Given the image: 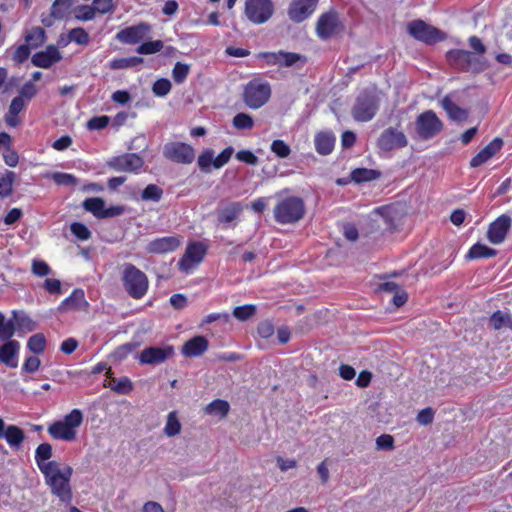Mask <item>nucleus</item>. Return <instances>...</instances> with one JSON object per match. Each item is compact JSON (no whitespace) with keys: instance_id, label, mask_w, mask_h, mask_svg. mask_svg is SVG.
Segmentation results:
<instances>
[{"instance_id":"nucleus-1","label":"nucleus","mask_w":512,"mask_h":512,"mask_svg":"<svg viewBox=\"0 0 512 512\" xmlns=\"http://www.w3.org/2000/svg\"><path fill=\"white\" fill-rule=\"evenodd\" d=\"M84 416L80 409H73L62 420L53 422L48 433L53 439L71 442L76 439L77 429L81 426Z\"/></svg>"},{"instance_id":"nucleus-2","label":"nucleus","mask_w":512,"mask_h":512,"mask_svg":"<svg viewBox=\"0 0 512 512\" xmlns=\"http://www.w3.org/2000/svg\"><path fill=\"white\" fill-rule=\"evenodd\" d=\"M43 475L54 495L59 497L62 502L71 501L72 493L69 482L72 475V468L70 466L61 468L59 464L51 470L43 472Z\"/></svg>"},{"instance_id":"nucleus-3","label":"nucleus","mask_w":512,"mask_h":512,"mask_svg":"<svg viewBox=\"0 0 512 512\" xmlns=\"http://www.w3.org/2000/svg\"><path fill=\"white\" fill-rule=\"evenodd\" d=\"M122 283L125 291L134 299L143 298L149 286L146 274L131 263L123 265Z\"/></svg>"},{"instance_id":"nucleus-4","label":"nucleus","mask_w":512,"mask_h":512,"mask_svg":"<svg viewBox=\"0 0 512 512\" xmlns=\"http://www.w3.org/2000/svg\"><path fill=\"white\" fill-rule=\"evenodd\" d=\"M305 212L304 202L299 197H288L274 208V217L278 223L291 224L299 221Z\"/></svg>"},{"instance_id":"nucleus-5","label":"nucleus","mask_w":512,"mask_h":512,"mask_svg":"<svg viewBox=\"0 0 512 512\" xmlns=\"http://www.w3.org/2000/svg\"><path fill=\"white\" fill-rule=\"evenodd\" d=\"M444 124L433 110H426L415 120V132L419 139L427 141L443 130Z\"/></svg>"},{"instance_id":"nucleus-6","label":"nucleus","mask_w":512,"mask_h":512,"mask_svg":"<svg viewBox=\"0 0 512 512\" xmlns=\"http://www.w3.org/2000/svg\"><path fill=\"white\" fill-rule=\"evenodd\" d=\"M379 109V98L375 93L363 91L356 98L352 116L356 121H370Z\"/></svg>"},{"instance_id":"nucleus-7","label":"nucleus","mask_w":512,"mask_h":512,"mask_svg":"<svg viewBox=\"0 0 512 512\" xmlns=\"http://www.w3.org/2000/svg\"><path fill=\"white\" fill-rule=\"evenodd\" d=\"M271 96V87L268 83L259 80L250 81L244 88V103L251 109H258L268 102Z\"/></svg>"},{"instance_id":"nucleus-8","label":"nucleus","mask_w":512,"mask_h":512,"mask_svg":"<svg viewBox=\"0 0 512 512\" xmlns=\"http://www.w3.org/2000/svg\"><path fill=\"white\" fill-rule=\"evenodd\" d=\"M407 30L414 39L430 45L437 43L444 38L440 30L422 20H413L409 22Z\"/></svg>"},{"instance_id":"nucleus-9","label":"nucleus","mask_w":512,"mask_h":512,"mask_svg":"<svg viewBox=\"0 0 512 512\" xmlns=\"http://www.w3.org/2000/svg\"><path fill=\"white\" fill-rule=\"evenodd\" d=\"M271 0H246L245 15L254 24L267 22L273 15Z\"/></svg>"},{"instance_id":"nucleus-10","label":"nucleus","mask_w":512,"mask_h":512,"mask_svg":"<svg viewBox=\"0 0 512 512\" xmlns=\"http://www.w3.org/2000/svg\"><path fill=\"white\" fill-rule=\"evenodd\" d=\"M163 156L172 162L191 164L195 159V150L184 142H168L163 147Z\"/></svg>"},{"instance_id":"nucleus-11","label":"nucleus","mask_w":512,"mask_h":512,"mask_svg":"<svg viewBox=\"0 0 512 512\" xmlns=\"http://www.w3.org/2000/svg\"><path fill=\"white\" fill-rule=\"evenodd\" d=\"M175 355L172 345L150 346L144 348L138 356L141 364L159 365Z\"/></svg>"},{"instance_id":"nucleus-12","label":"nucleus","mask_w":512,"mask_h":512,"mask_svg":"<svg viewBox=\"0 0 512 512\" xmlns=\"http://www.w3.org/2000/svg\"><path fill=\"white\" fill-rule=\"evenodd\" d=\"M408 140L406 135L394 127L385 129L377 140V146L382 151H392L406 147Z\"/></svg>"},{"instance_id":"nucleus-13","label":"nucleus","mask_w":512,"mask_h":512,"mask_svg":"<svg viewBox=\"0 0 512 512\" xmlns=\"http://www.w3.org/2000/svg\"><path fill=\"white\" fill-rule=\"evenodd\" d=\"M341 29L338 14L329 11L322 14L316 24V32L320 39L327 40L337 34Z\"/></svg>"},{"instance_id":"nucleus-14","label":"nucleus","mask_w":512,"mask_h":512,"mask_svg":"<svg viewBox=\"0 0 512 512\" xmlns=\"http://www.w3.org/2000/svg\"><path fill=\"white\" fill-rule=\"evenodd\" d=\"M143 163L139 155L128 153L113 157L108 161V166L115 171L135 172L143 166Z\"/></svg>"},{"instance_id":"nucleus-15","label":"nucleus","mask_w":512,"mask_h":512,"mask_svg":"<svg viewBox=\"0 0 512 512\" xmlns=\"http://www.w3.org/2000/svg\"><path fill=\"white\" fill-rule=\"evenodd\" d=\"M151 31V26L147 23H139L122 29L116 35V38L125 44H136L145 39Z\"/></svg>"},{"instance_id":"nucleus-16","label":"nucleus","mask_w":512,"mask_h":512,"mask_svg":"<svg viewBox=\"0 0 512 512\" xmlns=\"http://www.w3.org/2000/svg\"><path fill=\"white\" fill-rule=\"evenodd\" d=\"M318 0H293L288 8L291 21L300 23L307 19L315 10Z\"/></svg>"},{"instance_id":"nucleus-17","label":"nucleus","mask_w":512,"mask_h":512,"mask_svg":"<svg viewBox=\"0 0 512 512\" xmlns=\"http://www.w3.org/2000/svg\"><path fill=\"white\" fill-rule=\"evenodd\" d=\"M510 216L503 214L493 221L487 230V238L492 244L502 243L511 227Z\"/></svg>"},{"instance_id":"nucleus-18","label":"nucleus","mask_w":512,"mask_h":512,"mask_svg":"<svg viewBox=\"0 0 512 512\" xmlns=\"http://www.w3.org/2000/svg\"><path fill=\"white\" fill-rule=\"evenodd\" d=\"M62 55L55 45H48L44 51L35 53L31 62L35 67L48 69L61 61Z\"/></svg>"},{"instance_id":"nucleus-19","label":"nucleus","mask_w":512,"mask_h":512,"mask_svg":"<svg viewBox=\"0 0 512 512\" xmlns=\"http://www.w3.org/2000/svg\"><path fill=\"white\" fill-rule=\"evenodd\" d=\"M20 344L16 340H9L0 346V363L9 368L18 366V353Z\"/></svg>"},{"instance_id":"nucleus-20","label":"nucleus","mask_w":512,"mask_h":512,"mask_svg":"<svg viewBox=\"0 0 512 512\" xmlns=\"http://www.w3.org/2000/svg\"><path fill=\"white\" fill-rule=\"evenodd\" d=\"M180 245V240L175 236L157 238L147 245V251L150 253L163 254L176 250Z\"/></svg>"},{"instance_id":"nucleus-21","label":"nucleus","mask_w":512,"mask_h":512,"mask_svg":"<svg viewBox=\"0 0 512 512\" xmlns=\"http://www.w3.org/2000/svg\"><path fill=\"white\" fill-rule=\"evenodd\" d=\"M503 141L500 138L493 139L479 153H477L470 161L473 168L479 167L491 159L502 147Z\"/></svg>"},{"instance_id":"nucleus-22","label":"nucleus","mask_w":512,"mask_h":512,"mask_svg":"<svg viewBox=\"0 0 512 512\" xmlns=\"http://www.w3.org/2000/svg\"><path fill=\"white\" fill-rule=\"evenodd\" d=\"M205 253L206 248L203 244L196 242L189 245L184 257L179 262L180 269L182 271H187L190 268L188 264L189 262H193L195 264L200 263L203 260Z\"/></svg>"},{"instance_id":"nucleus-23","label":"nucleus","mask_w":512,"mask_h":512,"mask_svg":"<svg viewBox=\"0 0 512 512\" xmlns=\"http://www.w3.org/2000/svg\"><path fill=\"white\" fill-rule=\"evenodd\" d=\"M52 457V446L49 443L40 444L35 451V461L43 473L59 465L57 461H48Z\"/></svg>"},{"instance_id":"nucleus-24","label":"nucleus","mask_w":512,"mask_h":512,"mask_svg":"<svg viewBox=\"0 0 512 512\" xmlns=\"http://www.w3.org/2000/svg\"><path fill=\"white\" fill-rule=\"evenodd\" d=\"M208 346L209 342L204 336H195L184 343L181 352L186 357H198L208 349Z\"/></svg>"},{"instance_id":"nucleus-25","label":"nucleus","mask_w":512,"mask_h":512,"mask_svg":"<svg viewBox=\"0 0 512 512\" xmlns=\"http://www.w3.org/2000/svg\"><path fill=\"white\" fill-rule=\"evenodd\" d=\"M89 304L82 289H75L59 306L60 311L86 310Z\"/></svg>"},{"instance_id":"nucleus-26","label":"nucleus","mask_w":512,"mask_h":512,"mask_svg":"<svg viewBox=\"0 0 512 512\" xmlns=\"http://www.w3.org/2000/svg\"><path fill=\"white\" fill-rule=\"evenodd\" d=\"M111 368L108 369L106 375L108 377L104 382V387H108L117 394L127 395L133 390V383L128 377H121L119 379L111 376Z\"/></svg>"},{"instance_id":"nucleus-27","label":"nucleus","mask_w":512,"mask_h":512,"mask_svg":"<svg viewBox=\"0 0 512 512\" xmlns=\"http://www.w3.org/2000/svg\"><path fill=\"white\" fill-rule=\"evenodd\" d=\"M243 207L239 202H231L227 204L223 208H219L217 210V219L219 223L229 224L235 221L240 213L242 212Z\"/></svg>"},{"instance_id":"nucleus-28","label":"nucleus","mask_w":512,"mask_h":512,"mask_svg":"<svg viewBox=\"0 0 512 512\" xmlns=\"http://www.w3.org/2000/svg\"><path fill=\"white\" fill-rule=\"evenodd\" d=\"M470 52L461 49L450 50L446 54L448 63L455 69L466 72Z\"/></svg>"},{"instance_id":"nucleus-29","label":"nucleus","mask_w":512,"mask_h":512,"mask_svg":"<svg viewBox=\"0 0 512 512\" xmlns=\"http://www.w3.org/2000/svg\"><path fill=\"white\" fill-rule=\"evenodd\" d=\"M314 144L320 155H328L333 151L335 137L331 132H320L315 136Z\"/></svg>"},{"instance_id":"nucleus-30","label":"nucleus","mask_w":512,"mask_h":512,"mask_svg":"<svg viewBox=\"0 0 512 512\" xmlns=\"http://www.w3.org/2000/svg\"><path fill=\"white\" fill-rule=\"evenodd\" d=\"M441 106L453 121H464L468 117V112L455 104L449 96L442 99Z\"/></svg>"},{"instance_id":"nucleus-31","label":"nucleus","mask_w":512,"mask_h":512,"mask_svg":"<svg viewBox=\"0 0 512 512\" xmlns=\"http://www.w3.org/2000/svg\"><path fill=\"white\" fill-rule=\"evenodd\" d=\"M4 439L11 448L19 450L23 441L25 440V433L18 426L9 425L6 428Z\"/></svg>"},{"instance_id":"nucleus-32","label":"nucleus","mask_w":512,"mask_h":512,"mask_svg":"<svg viewBox=\"0 0 512 512\" xmlns=\"http://www.w3.org/2000/svg\"><path fill=\"white\" fill-rule=\"evenodd\" d=\"M489 67V62L483 55L470 52V57L467 62L466 72L474 74L481 73Z\"/></svg>"},{"instance_id":"nucleus-33","label":"nucleus","mask_w":512,"mask_h":512,"mask_svg":"<svg viewBox=\"0 0 512 512\" xmlns=\"http://www.w3.org/2000/svg\"><path fill=\"white\" fill-rule=\"evenodd\" d=\"M381 176V172L375 169L356 168L351 172V179L356 183L376 180Z\"/></svg>"},{"instance_id":"nucleus-34","label":"nucleus","mask_w":512,"mask_h":512,"mask_svg":"<svg viewBox=\"0 0 512 512\" xmlns=\"http://www.w3.org/2000/svg\"><path fill=\"white\" fill-rule=\"evenodd\" d=\"M489 323L495 330H500L502 328H509L512 330V316L502 311L494 312L489 318Z\"/></svg>"},{"instance_id":"nucleus-35","label":"nucleus","mask_w":512,"mask_h":512,"mask_svg":"<svg viewBox=\"0 0 512 512\" xmlns=\"http://www.w3.org/2000/svg\"><path fill=\"white\" fill-rule=\"evenodd\" d=\"M230 406L227 401L216 399L209 403L204 411L208 415L218 416L224 418L229 412Z\"/></svg>"},{"instance_id":"nucleus-36","label":"nucleus","mask_w":512,"mask_h":512,"mask_svg":"<svg viewBox=\"0 0 512 512\" xmlns=\"http://www.w3.org/2000/svg\"><path fill=\"white\" fill-rule=\"evenodd\" d=\"M46 40L45 30L41 27H33L25 35L26 44L31 48L41 46Z\"/></svg>"},{"instance_id":"nucleus-37","label":"nucleus","mask_w":512,"mask_h":512,"mask_svg":"<svg viewBox=\"0 0 512 512\" xmlns=\"http://www.w3.org/2000/svg\"><path fill=\"white\" fill-rule=\"evenodd\" d=\"M496 254L497 251L495 249L481 243H476L470 248L466 257L468 259H480L494 257Z\"/></svg>"},{"instance_id":"nucleus-38","label":"nucleus","mask_w":512,"mask_h":512,"mask_svg":"<svg viewBox=\"0 0 512 512\" xmlns=\"http://www.w3.org/2000/svg\"><path fill=\"white\" fill-rule=\"evenodd\" d=\"M307 59L304 55L294 53V52H286L280 50V63L279 66L283 67H292L297 63H300L303 66L306 63Z\"/></svg>"},{"instance_id":"nucleus-39","label":"nucleus","mask_w":512,"mask_h":512,"mask_svg":"<svg viewBox=\"0 0 512 512\" xmlns=\"http://www.w3.org/2000/svg\"><path fill=\"white\" fill-rule=\"evenodd\" d=\"M105 201L99 197L87 198L83 202V207L86 211L91 212L96 218L102 219Z\"/></svg>"},{"instance_id":"nucleus-40","label":"nucleus","mask_w":512,"mask_h":512,"mask_svg":"<svg viewBox=\"0 0 512 512\" xmlns=\"http://www.w3.org/2000/svg\"><path fill=\"white\" fill-rule=\"evenodd\" d=\"M72 5V0H55L51 7V17L57 20L63 19L68 15Z\"/></svg>"},{"instance_id":"nucleus-41","label":"nucleus","mask_w":512,"mask_h":512,"mask_svg":"<svg viewBox=\"0 0 512 512\" xmlns=\"http://www.w3.org/2000/svg\"><path fill=\"white\" fill-rule=\"evenodd\" d=\"M16 174L13 171H7L5 175L0 177V197L6 198L13 192V183Z\"/></svg>"},{"instance_id":"nucleus-42","label":"nucleus","mask_w":512,"mask_h":512,"mask_svg":"<svg viewBox=\"0 0 512 512\" xmlns=\"http://www.w3.org/2000/svg\"><path fill=\"white\" fill-rule=\"evenodd\" d=\"M214 161V151L212 149H206L198 156L197 163L202 172L209 173L211 166L214 167Z\"/></svg>"},{"instance_id":"nucleus-43","label":"nucleus","mask_w":512,"mask_h":512,"mask_svg":"<svg viewBox=\"0 0 512 512\" xmlns=\"http://www.w3.org/2000/svg\"><path fill=\"white\" fill-rule=\"evenodd\" d=\"M28 349L35 353L41 354L45 351L46 348V339L43 334L37 333L32 335L27 342Z\"/></svg>"},{"instance_id":"nucleus-44","label":"nucleus","mask_w":512,"mask_h":512,"mask_svg":"<svg viewBox=\"0 0 512 512\" xmlns=\"http://www.w3.org/2000/svg\"><path fill=\"white\" fill-rule=\"evenodd\" d=\"M257 311V307L252 304L237 306L233 309L232 315L239 321H247L252 318Z\"/></svg>"},{"instance_id":"nucleus-45","label":"nucleus","mask_w":512,"mask_h":512,"mask_svg":"<svg viewBox=\"0 0 512 512\" xmlns=\"http://www.w3.org/2000/svg\"><path fill=\"white\" fill-rule=\"evenodd\" d=\"M181 431V424L177 418L176 412H170L167 416L164 433L168 437H173Z\"/></svg>"},{"instance_id":"nucleus-46","label":"nucleus","mask_w":512,"mask_h":512,"mask_svg":"<svg viewBox=\"0 0 512 512\" xmlns=\"http://www.w3.org/2000/svg\"><path fill=\"white\" fill-rule=\"evenodd\" d=\"M143 59L140 57H129L114 59L110 62V68L113 70L126 69L141 64Z\"/></svg>"},{"instance_id":"nucleus-47","label":"nucleus","mask_w":512,"mask_h":512,"mask_svg":"<svg viewBox=\"0 0 512 512\" xmlns=\"http://www.w3.org/2000/svg\"><path fill=\"white\" fill-rule=\"evenodd\" d=\"M15 330V323L12 320L5 321V316L0 313V340L9 341L14 335Z\"/></svg>"},{"instance_id":"nucleus-48","label":"nucleus","mask_w":512,"mask_h":512,"mask_svg":"<svg viewBox=\"0 0 512 512\" xmlns=\"http://www.w3.org/2000/svg\"><path fill=\"white\" fill-rule=\"evenodd\" d=\"M190 72V65L177 62L172 70L173 80L177 84L183 83Z\"/></svg>"},{"instance_id":"nucleus-49","label":"nucleus","mask_w":512,"mask_h":512,"mask_svg":"<svg viewBox=\"0 0 512 512\" xmlns=\"http://www.w3.org/2000/svg\"><path fill=\"white\" fill-rule=\"evenodd\" d=\"M233 125L238 130L252 129L254 120L246 113H238L233 118Z\"/></svg>"},{"instance_id":"nucleus-50","label":"nucleus","mask_w":512,"mask_h":512,"mask_svg":"<svg viewBox=\"0 0 512 512\" xmlns=\"http://www.w3.org/2000/svg\"><path fill=\"white\" fill-rule=\"evenodd\" d=\"M163 195V190L155 185V184H149L146 186V188L142 191L141 197L145 201H159Z\"/></svg>"},{"instance_id":"nucleus-51","label":"nucleus","mask_w":512,"mask_h":512,"mask_svg":"<svg viewBox=\"0 0 512 512\" xmlns=\"http://www.w3.org/2000/svg\"><path fill=\"white\" fill-rule=\"evenodd\" d=\"M163 48V42L161 40H155V41H148L145 43H142L137 48V53L143 54V55H149L154 54L156 52H159Z\"/></svg>"},{"instance_id":"nucleus-52","label":"nucleus","mask_w":512,"mask_h":512,"mask_svg":"<svg viewBox=\"0 0 512 512\" xmlns=\"http://www.w3.org/2000/svg\"><path fill=\"white\" fill-rule=\"evenodd\" d=\"M171 82L166 78L158 79L152 86L153 93L158 97H164L171 91Z\"/></svg>"},{"instance_id":"nucleus-53","label":"nucleus","mask_w":512,"mask_h":512,"mask_svg":"<svg viewBox=\"0 0 512 512\" xmlns=\"http://www.w3.org/2000/svg\"><path fill=\"white\" fill-rule=\"evenodd\" d=\"M68 37L70 41L79 45H87L89 43V34L81 27L70 30Z\"/></svg>"},{"instance_id":"nucleus-54","label":"nucleus","mask_w":512,"mask_h":512,"mask_svg":"<svg viewBox=\"0 0 512 512\" xmlns=\"http://www.w3.org/2000/svg\"><path fill=\"white\" fill-rule=\"evenodd\" d=\"M271 151L279 158H286L290 155L291 149L283 140H274L271 144Z\"/></svg>"},{"instance_id":"nucleus-55","label":"nucleus","mask_w":512,"mask_h":512,"mask_svg":"<svg viewBox=\"0 0 512 512\" xmlns=\"http://www.w3.org/2000/svg\"><path fill=\"white\" fill-rule=\"evenodd\" d=\"M52 179L57 185L73 186L77 184V179L68 173L55 172L52 174Z\"/></svg>"},{"instance_id":"nucleus-56","label":"nucleus","mask_w":512,"mask_h":512,"mask_svg":"<svg viewBox=\"0 0 512 512\" xmlns=\"http://www.w3.org/2000/svg\"><path fill=\"white\" fill-rule=\"evenodd\" d=\"M95 9L93 6L81 5L75 9V18L82 21H89L94 19Z\"/></svg>"},{"instance_id":"nucleus-57","label":"nucleus","mask_w":512,"mask_h":512,"mask_svg":"<svg viewBox=\"0 0 512 512\" xmlns=\"http://www.w3.org/2000/svg\"><path fill=\"white\" fill-rule=\"evenodd\" d=\"M70 230L79 240L85 241L91 237L90 230L80 222H74L70 226Z\"/></svg>"},{"instance_id":"nucleus-58","label":"nucleus","mask_w":512,"mask_h":512,"mask_svg":"<svg viewBox=\"0 0 512 512\" xmlns=\"http://www.w3.org/2000/svg\"><path fill=\"white\" fill-rule=\"evenodd\" d=\"M31 47L27 44L18 46L13 52L12 59L14 62L21 64L25 62L30 56Z\"/></svg>"},{"instance_id":"nucleus-59","label":"nucleus","mask_w":512,"mask_h":512,"mask_svg":"<svg viewBox=\"0 0 512 512\" xmlns=\"http://www.w3.org/2000/svg\"><path fill=\"white\" fill-rule=\"evenodd\" d=\"M110 118L106 115L92 117L87 122V128L89 130H101L108 126Z\"/></svg>"},{"instance_id":"nucleus-60","label":"nucleus","mask_w":512,"mask_h":512,"mask_svg":"<svg viewBox=\"0 0 512 512\" xmlns=\"http://www.w3.org/2000/svg\"><path fill=\"white\" fill-rule=\"evenodd\" d=\"M234 152V148L232 146H229L225 148L217 157H214V168L220 169L225 164H227Z\"/></svg>"},{"instance_id":"nucleus-61","label":"nucleus","mask_w":512,"mask_h":512,"mask_svg":"<svg viewBox=\"0 0 512 512\" xmlns=\"http://www.w3.org/2000/svg\"><path fill=\"white\" fill-rule=\"evenodd\" d=\"M257 331L261 338L267 339L274 334L275 328L271 321L264 320L259 323Z\"/></svg>"},{"instance_id":"nucleus-62","label":"nucleus","mask_w":512,"mask_h":512,"mask_svg":"<svg viewBox=\"0 0 512 512\" xmlns=\"http://www.w3.org/2000/svg\"><path fill=\"white\" fill-rule=\"evenodd\" d=\"M376 447L379 450H391L394 448V439L391 435L382 434L376 439Z\"/></svg>"},{"instance_id":"nucleus-63","label":"nucleus","mask_w":512,"mask_h":512,"mask_svg":"<svg viewBox=\"0 0 512 512\" xmlns=\"http://www.w3.org/2000/svg\"><path fill=\"white\" fill-rule=\"evenodd\" d=\"M32 272L39 277H43L48 275L51 272V269L46 262L42 260H34L32 262Z\"/></svg>"},{"instance_id":"nucleus-64","label":"nucleus","mask_w":512,"mask_h":512,"mask_svg":"<svg viewBox=\"0 0 512 512\" xmlns=\"http://www.w3.org/2000/svg\"><path fill=\"white\" fill-rule=\"evenodd\" d=\"M236 159L249 165H257L258 157L250 150H240L236 153Z\"/></svg>"}]
</instances>
